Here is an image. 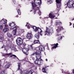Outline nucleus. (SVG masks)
<instances>
[{"instance_id": "nucleus-1", "label": "nucleus", "mask_w": 74, "mask_h": 74, "mask_svg": "<svg viewBox=\"0 0 74 74\" xmlns=\"http://www.w3.org/2000/svg\"><path fill=\"white\" fill-rule=\"evenodd\" d=\"M32 8L34 10V11L38 12L39 15H41V12L39 9V7H37V5H39L41 4V0H34V2L31 3Z\"/></svg>"}, {"instance_id": "nucleus-2", "label": "nucleus", "mask_w": 74, "mask_h": 74, "mask_svg": "<svg viewBox=\"0 0 74 74\" xmlns=\"http://www.w3.org/2000/svg\"><path fill=\"white\" fill-rule=\"evenodd\" d=\"M18 68L17 70L20 71V74H33L34 72V71L33 69H31L29 71L27 70H24L23 71H22L21 70L22 69V67H21V63H18Z\"/></svg>"}, {"instance_id": "nucleus-3", "label": "nucleus", "mask_w": 74, "mask_h": 74, "mask_svg": "<svg viewBox=\"0 0 74 74\" xmlns=\"http://www.w3.org/2000/svg\"><path fill=\"white\" fill-rule=\"evenodd\" d=\"M25 26H27L28 29H30V27H32L34 32H36L38 31V33H39V35H40L41 36H42V35L41 34V33L42 32V31L40 28L36 27L35 26H32V25H31L30 24L28 23H27Z\"/></svg>"}, {"instance_id": "nucleus-4", "label": "nucleus", "mask_w": 74, "mask_h": 74, "mask_svg": "<svg viewBox=\"0 0 74 74\" xmlns=\"http://www.w3.org/2000/svg\"><path fill=\"white\" fill-rule=\"evenodd\" d=\"M40 53H41L40 51L37 50L34 53L32 54L31 55V56H32V55H36V57L37 60H42L41 59V55L40 54Z\"/></svg>"}, {"instance_id": "nucleus-5", "label": "nucleus", "mask_w": 74, "mask_h": 74, "mask_svg": "<svg viewBox=\"0 0 74 74\" xmlns=\"http://www.w3.org/2000/svg\"><path fill=\"white\" fill-rule=\"evenodd\" d=\"M53 28H48L46 27V29L45 31V36L47 35L49 36L50 34H52V33H53Z\"/></svg>"}, {"instance_id": "nucleus-6", "label": "nucleus", "mask_w": 74, "mask_h": 74, "mask_svg": "<svg viewBox=\"0 0 74 74\" xmlns=\"http://www.w3.org/2000/svg\"><path fill=\"white\" fill-rule=\"evenodd\" d=\"M65 5H67L68 7H69V8H71L73 7L74 8V1L71 0V1H69L68 2L65 3Z\"/></svg>"}, {"instance_id": "nucleus-7", "label": "nucleus", "mask_w": 74, "mask_h": 74, "mask_svg": "<svg viewBox=\"0 0 74 74\" xmlns=\"http://www.w3.org/2000/svg\"><path fill=\"white\" fill-rule=\"evenodd\" d=\"M61 1L62 0H56V2L57 3L56 10L58 12L59 11L60 9V6L61 5Z\"/></svg>"}, {"instance_id": "nucleus-8", "label": "nucleus", "mask_w": 74, "mask_h": 74, "mask_svg": "<svg viewBox=\"0 0 74 74\" xmlns=\"http://www.w3.org/2000/svg\"><path fill=\"white\" fill-rule=\"evenodd\" d=\"M28 47H29V49L27 48H24L22 49V51L24 53H25V55H27V54L26 53V52H27V51H28L30 49H33V47H32V46L31 45H28Z\"/></svg>"}, {"instance_id": "nucleus-9", "label": "nucleus", "mask_w": 74, "mask_h": 74, "mask_svg": "<svg viewBox=\"0 0 74 74\" xmlns=\"http://www.w3.org/2000/svg\"><path fill=\"white\" fill-rule=\"evenodd\" d=\"M16 42L17 44L18 45H20L22 44L23 42L22 41V39L20 37H18L16 40Z\"/></svg>"}, {"instance_id": "nucleus-10", "label": "nucleus", "mask_w": 74, "mask_h": 74, "mask_svg": "<svg viewBox=\"0 0 74 74\" xmlns=\"http://www.w3.org/2000/svg\"><path fill=\"white\" fill-rule=\"evenodd\" d=\"M18 27H19L18 26H16L13 28V29H14L12 31L14 36H15V35L16 34V32H17V28H18Z\"/></svg>"}, {"instance_id": "nucleus-11", "label": "nucleus", "mask_w": 74, "mask_h": 74, "mask_svg": "<svg viewBox=\"0 0 74 74\" xmlns=\"http://www.w3.org/2000/svg\"><path fill=\"white\" fill-rule=\"evenodd\" d=\"M42 62H43L42 60H36L35 62V63H36V64H39L40 65H41L42 63Z\"/></svg>"}, {"instance_id": "nucleus-12", "label": "nucleus", "mask_w": 74, "mask_h": 74, "mask_svg": "<svg viewBox=\"0 0 74 74\" xmlns=\"http://www.w3.org/2000/svg\"><path fill=\"white\" fill-rule=\"evenodd\" d=\"M27 38L29 40L33 38V35L31 33H28L27 36Z\"/></svg>"}, {"instance_id": "nucleus-13", "label": "nucleus", "mask_w": 74, "mask_h": 74, "mask_svg": "<svg viewBox=\"0 0 74 74\" xmlns=\"http://www.w3.org/2000/svg\"><path fill=\"white\" fill-rule=\"evenodd\" d=\"M57 36H58V38L57 39L58 41H60L63 38V36L60 34H58L57 35Z\"/></svg>"}, {"instance_id": "nucleus-14", "label": "nucleus", "mask_w": 74, "mask_h": 74, "mask_svg": "<svg viewBox=\"0 0 74 74\" xmlns=\"http://www.w3.org/2000/svg\"><path fill=\"white\" fill-rule=\"evenodd\" d=\"M63 27L61 26H59L58 27V29L56 30L57 32L58 33H59L60 32V31L62 30V29H63Z\"/></svg>"}, {"instance_id": "nucleus-15", "label": "nucleus", "mask_w": 74, "mask_h": 74, "mask_svg": "<svg viewBox=\"0 0 74 74\" xmlns=\"http://www.w3.org/2000/svg\"><path fill=\"white\" fill-rule=\"evenodd\" d=\"M7 21L6 19L3 18L1 20L0 23L2 24V25L6 24L7 23Z\"/></svg>"}, {"instance_id": "nucleus-16", "label": "nucleus", "mask_w": 74, "mask_h": 74, "mask_svg": "<svg viewBox=\"0 0 74 74\" xmlns=\"http://www.w3.org/2000/svg\"><path fill=\"white\" fill-rule=\"evenodd\" d=\"M39 49L41 51H45V48L43 46L40 45L39 47Z\"/></svg>"}, {"instance_id": "nucleus-17", "label": "nucleus", "mask_w": 74, "mask_h": 74, "mask_svg": "<svg viewBox=\"0 0 74 74\" xmlns=\"http://www.w3.org/2000/svg\"><path fill=\"white\" fill-rule=\"evenodd\" d=\"M16 46L15 45H13L12 46H11V47H10V48H11V49L14 50L15 52H16V51H17V50L15 48V47H16Z\"/></svg>"}, {"instance_id": "nucleus-18", "label": "nucleus", "mask_w": 74, "mask_h": 74, "mask_svg": "<svg viewBox=\"0 0 74 74\" xmlns=\"http://www.w3.org/2000/svg\"><path fill=\"white\" fill-rule=\"evenodd\" d=\"M8 25L11 29H13V28H12V27L15 26V24L14 23H9Z\"/></svg>"}, {"instance_id": "nucleus-19", "label": "nucleus", "mask_w": 74, "mask_h": 74, "mask_svg": "<svg viewBox=\"0 0 74 74\" xmlns=\"http://www.w3.org/2000/svg\"><path fill=\"white\" fill-rule=\"evenodd\" d=\"M11 46H10L9 47H8V46H5L4 45H3L2 47L1 48H5V50H6V51H7L9 48H11Z\"/></svg>"}, {"instance_id": "nucleus-20", "label": "nucleus", "mask_w": 74, "mask_h": 74, "mask_svg": "<svg viewBox=\"0 0 74 74\" xmlns=\"http://www.w3.org/2000/svg\"><path fill=\"white\" fill-rule=\"evenodd\" d=\"M9 31V29L8 28H4L2 30V32L3 33H5Z\"/></svg>"}, {"instance_id": "nucleus-21", "label": "nucleus", "mask_w": 74, "mask_h": 74, "mask_svg": "<svg viewBox=\"0 0 74 74\" xmlns=\"http://www.w3.org/2000/svg\"><path fill=\"white\" fill-rule=\"evenodd\" d=\"M24 31L23 29H20L18 31V34L19 35H21L22 33H23Z\"/></svg>"}, {"instance_id": "nucleus-22", "label": "nucleus", "mask_w": 74, "mask_h": 74, "mask_svg": "<svg viewBox=\"0 0 74 74\" xmlns=\"http://www.w3.org/2000/svg\"><path fill=\"white\" fill-rule=\"evenodd\" d=\"M56 16L54 14H50L49 17L51 19H53Z\"/></svg>"}, {"instance_id": "nucleus-23", "label": "nucleus", "mask_w": 74, "mask_h": 74, "mask_svg": "<svg viewBox=\"0 0 74 74\" xmlns=\"http://www.w3.org/2000/svg\"><path fill=\"white\" fill-rule=\"evenodd\" d=\"M55 46L51 48V49L53 50V49H55L58 47V43H57L56 44H54Z\"/></svg>"}, {"instance_id": "nucleus-24", "label": "nucleus", "mask_w": 74, "mask_h": 74, "mask_svg": "<svg viewBox=\"0 0 74 74\" xmlns=\"http://www.w3.org/2000/svg\"><path fill=\"white\" fill-rule=\"evenodd\" d=\"M7 35L8 37H9V38H11V37H12V35L10 33H7Z\"/></svg>"}, {"instance_id": "nucleus-25", "label": "nucleus", "mask_w": 74, "mask_h": 74, "mask_svg": "<svg viewBox=\"0 0 74 74\" xmlns=\"http://www.w3.org/2000/svg\"><path fill=\"white\" fill-rule=\"evenodd\" d=\"M10 66V64L8 62L7 64L5 66V68L6 69H8Z\"/></svg>"}, {"instance_id": "nucleus-26", "label": "nucleus", "mask_w": 74, "mask_h": 74, "mask_svg": "<svg viewBox=\"0 0 74 74\" xmlns=\"http://www.w3.org/2000/svg\"><path fill=\"white\" fill-rule=\"evenodd\" d=\"M39 34H35L34 36L36 38H37V39H39V38H40V36L39 35Z\"/></svg>"}, {"instance_id": "nucleus-27", "label": "nucleus", "mask_w": 74, "mask_h": 74, "mask_svg": "<svg viewBox=\"0 0 74 74\" xmlns=\"http://www.w3.org/2000/svg\"><path fill=\"white\" fill-rule=\"evenodd\" d=\"M34 44H40V41L38 40H35L34 41Z\"/></svg>"}, {"instance_id": "nucleus-28", "label": "nucleus", "mask_w": 74, "mask_h": 74, "mask_svg": "<svg viewBox=\"0 0 74 74\" xmlns=\"http://www.w3.org/2000/svg\"><path fill=\"white\" fill-rule=\"evenodd\" d=\"M56 25H61L62 23L60 21H57V22L56 23Z\"/></svg>"}, {"instance_id": "nucleus-29", "label": "nucleus", "mask_w": 74, "mask_h": 74, "mask_svg": "<svg viewBox=\"0 0 74 74\" xmlns=\"http://www.w3.org/2000/svg\"><path fill=\"white\" fill-rule=\"evenodd\" d=\"M46 68L47 66L42 68V71L43 73H47V71H46L47 70L46 69Z\"/></svg>"}, {"instance_id": "nucleus-30", "label": "nucleus", "mask_w": 74, "mask_h": 74, "mask_svg": "<svg viewBox=\"0 0 74 74\" xmlns=\"http://www.w3.org/2000/svg\"><path fill=\"white\" fill-rule=\"evenodd\" d=\"M12 55V53H10L8 54H5L3 55H2V56H7V57L8 56V55Z\"/></svg>"}, {"instance_id": "nucleus-31", "label": "nucleus", "mask_w": 74, "mask_h": 74, "mask_svg": "<svg viewBox=\"0 0 74 74\" xmlns=\"http://www.w3.org/2000/svg\"><path fill=\"white\" fill-rule=\"evenodd\" d=\"M47 4H51L53 3V0H47Z\"/></svg>"}, {"instance_id": "nucleus-32", "label": "nucleus", "mask_w": 74, "mask_h": 74, "mask_svg": "<svg viewBox=\"0 0 74 74\" xmlns=\"http://www.w3.org/2000/svg\"><path fill=\"white\" fill-rule=\"evenodd\" d=\"M4 40V38H3V37L0 36V42H1L2 41H3Z\"/></svg>"}, {"instance_id": "nucleus-33", "label": "nucleus", "mask_w": 74, "mask_h": 74, "mask_svg": "<svg viewBox=\"0 0 74 74\" xmlns=\"http://www.w3.org/2000/svg\"><path fill=\"white\" fill-rule=\"evenodd\" d=\"M17 10L18 14H19V15L21 14V10H20L19 9H17Z\"/></svg>"}, {"instance_id": "nucleus-34", "label": "nucleus", "mask_w": 74, "mask_h": 74, "mask_svg": "<svg viewBox=\"0 0 74 74\" xmlns=\"http://www.w3.org/2000/svg\"><path fill=\"white\" fill-rule=\"evenodd\" d=\"M13 56H14V57H15V58H17V59H18V60H19V59H18V58L16 56H15V55H13L12 56H10V58H12L13 57Z\"/></svg>"}, {"instance_id": "nucleus-35", "label": "nucleus", "mask_w": 74, "mask_h": 74, "mask_svg": "<svg viewBox=\"0 0 74 74\" xmlns=\"http://www.w3.org/2000/svg\"><path fill=\"white\" fill-rule=\"evenodd\" d=\"M3 25H0V30H2L3 29Z\"/></svg>"}, {"instance_id": "nucleus-36", "label": "nucleus", "mask_w": 74, "mask_h": 74, "mask_svg": "<svg viewBox=\"0 0 74 74\" xmlns=\"http://www.w3.org/2000/svg\"><path fill=\"white\" fill-rule=\"evenodd\" d=\"M0 74H4V71H0Z\"/></svg>"}, {"instance_id": "nucleus-37", "label": "nucleus", "mask_w": 74, "mask_h": 74, "mask_svg": "<svg viewBox=\"0 0 74 74\" xmlns=\"http://www.w3.org/2000/svg\"><path fill=\"white\" fill-rule=\"evenodd\" d=\"M6 41H8V42H9V43H11V41L9 40V39H8V40Z\"/></svg>"}, {"instance_id": "nucleus-38", "label": "nucleus", "mask_w": 74, "mask_h": 74, "mask_svg": "<svg viewBox=\"0 0 74 74\" xmlns=\"http://www.w3.org/2000/svg\"><path fill=\"white\" fill-rule=\"evenodd\" d=\"M23 47H25V46H26V45L25 43H23Z\"/></svg>"}, {"instance_id": "nucleus-39", "label": "nucleus", "mask_w": 74, "mask_h": 74, "mask_svg": "<svg viewBox=\"0 0 74 74\" xmlns=\"http://www.w3.org/2000/svg\"><path fill=\"white\" fill-rule=\"evenodd\" d=\"M8 27V25L7 24L5 25V27Z\"/></svg>"}, {"instance_id": "nucleus-40", "label": "nucleus", "mask_w": 74, "mask_h": 74, "mask_svg": "<svg viewBox=\"0 0 74 74\" xmlns=\"http://www.w3.org/2000/svg\"><path fill=\"white\" fill-rule=\"evenodd\" d=\"M30 60H31V59H32L33 60H34V58L33 57H31L30 58Z\"/></svg>"}, {"instance_id": "nucleus-41", "label": "nucleus", "mask_w": 74, "mask_h": 74, "mask_svg": "<svg viewBox=\"0 0 74 74\" xmlns=\"http://www.w3.org/2000/svg\"><path fill=\"white\" fill-rule=\"evenodd\" d=\"M49 18V17H45V19H48V18Z\"/></svg>"}, {"instance_id": "nucleus-42", "label": "nucleus", "mask_w": 74, "mask_h": 74, "mask_svg": "<svg viewBox=\"0 0 74 74\" xmlns=\"http://www.w3.org/2000/svg\"><path fill=\"white\" fill-rule=\"evenodd\" d=\"M13 2H14V4H15V3H16V2H15V1H13Z\"/></svg>"}, {"instance_id": "nucleus-43", "label": "nucleus", "mask_w": 74, "mask_h": 74, "mask_svg": "<svg viewBox=\"0 0 74 74\" xmlns=\"http://www.w3.org/2000/svg\"><path fill=\"white\" fill-rule=\"evenodd\" d=\"M73 74H74V69L73 71Z\"/></svg>"}, {"instance_id": "nucleus-44", "label": "nucleus", "mask_w": 74, "mask_h": 74, "mask_svg": "<svg viewBox=\"0 0 74 74\" xmlns=\"http://www.w3.org/2000/svg\"><path fill=\"white\" fill-rule=\"evenodd\" d=\"M47 49H48V50H49V47H47Z\"/></svg>"}, {"instance_id": "nucleus-45", "label": "nucleus", "mask_w": 74, "mask_h": 74, "mask_svg": "<svg viewBox=\"0 0 74 74\" xmlns=\"http://www.w3.org/2000/svg\"><path fill=\"white\" fill-rule=\"evenodd\" d=\"M46 61H48V59H46Z\"/></svg>"}, {"instance_id": "nucleus-46", "label": "nucleus", "mask_w": 74, "mask_h": 74, "mask_svg": "<svg viewBox=\"0 0 74 74\" xmlns=\"http://www.w3.org/2000/svg\"><path fill=\"white\" fill-rule=\"evenodd\" d=\"M70 26H71V23H70Z\"/></svg>"}, {"instance_id": "nucleus-47", "label": "nucleus", "mask_w": 74, "mask_h": 74, "mask_svg": "<svg viewBox=\"0 0 74 74\" xmlns=\"http://www.w3.org/2000/svg\"><path fill=\"white\" fill-rule=\"evenodd\" d=\"M55 19H58V18L56 17L55 18Z\"/></svg>"}, {"instance_id": "nucleus-48", "label": "nucleus", "mask_w": 74, "mask_h": 74, "mask_svg": "<svg viewBox=\"0 0 74 74\" xmlns=\"http://www.w3.org/2000/svg\"><path fill=\"white\" fill-rule=\"evenodd\" d=\"M30 11V12H31V11H32V10Z\"/></svg>"}, {"instance_id": "nucleus-49", "label": "nucleus", "mask_w": 74, "mask_h": 74, "mask_svg": "<svg viewBox=\"0 0 74 74\" xmlns=\"http://www.w3.org/2000/svg\"><path fill=\"white\" fill-rule=\"evenodd\" d=\"M67 7H66L65 8H67Z\"/></svg>"}, {"instance_id": "nucleus-50", "label": "nucleus", "mask_w": 74, "mask_h": 74, "mask_svg": "<svg viewBox=\"0 0 74 74\" xmlns=\"http://www.w3.org/2000/svg\"><path fill=\"white\" fill-rule=\"evenodd\" d=\"M63 12H64V11H63Z\"/></svg>"}, {"instance_id": "nucleus-51", "label": "nucleus", "mask_w": 74, "mask_h": 74, "mask_svg": "<svg viewBox=\"0 0 74 74\" xmlns=\"http://www.w3.org/2000/svg\"><path fill=\"white\" fill-rule=\"evenodd\" d=\"M1 66V65L0 64V66Z\"/></svg>"}, {"instance_id": "nucleus-52", "label": "nucleus", "mask_w": 74, "mask_h": 74, "mask_svg": "<svg viewBox=\"0 0 74 74\" xmlns=\"http://www.w3.org/2000/svg\"><path fill=\"white\" fill-rule=\"evenodd\" d=\"M19 5V6H20L21 5Z\"/></svg>"}, {"instance_id": "nucleus-53", "label": "nucleus", "mask_w": 74, "mask_h": 74, "mask_svg": "<svg viewBox=\"0 0 74 74\" xmlns=\"http://www.w3.org/2000/svg\"><path fill=\"white\" fill-rule=\"evenodd\" d=\"M17 17H18V16H17Z\"/></svg>"}, {"instance_id": "nucleus-54", "label": "nucleus", "mask_w": 74, "mask_h": 74, "mask_svg": "<svg viewBox=\"0 0 74 74\" xmlns=\"http://www.w3.org/2000/svg\"><path fill=\"white\" fill-rule=\"evenodd\" d=\"M45 55H46L45 53Z\"/></svg>"}, {"instance_id": "nucleus-55", "label": "nucleus", "mask_w": 74, "mask_h": 74, "mask_svg": "<svg viewBox=\"0 0 74 74\" xmlns=\"http://www.w3.org/2000/svg\"><path fill=\"white\" fill-rule=\"evenodd\" d=\"M13 58H14V57H13Z\"/></svg>"}, {"instance_id": "nucleus-56", "label": "nucleus", "mask_w": 74, "mask_h": 74, "mask_svg": "<svg viewBox=\"0 0 74 74\" xmlns=\"http://www.w3.org/2000/svg\"><path fill=\"white\" fill-rule=\"evenodd\" d=\"M13 58H14V57H13Z\"/></svg>"}, {"instance_id": "nucleus-57", "label": "nucleus", "mask_w": 74, "mask_h": 74, "mask_svg": "<svg viewBox=\"0 0 74 74\" xmlns=\"http://www.w3.org/2000/svg\"><path fill=\"white\" fill-rule=\"evenodd\" d=\"M47 67H48V66H47Z\"/></svg>"}]
</instances>
